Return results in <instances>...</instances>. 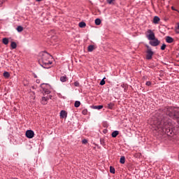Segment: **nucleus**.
<instances>
[{"label":"nucleus","instance_id":"nucleus-1","mask_svg":"<svg viewBox=\"0 0 179 179\" xmlns=\"http://www.w3.org/2000/svg\"><path fill=\"white\" fill-rule=\"evenodd\" d=\"M161 113V110H158L156 115L150 119V124L156 131L158 130L162 134H166L168 136L171 137L176 135L173 123L168 116L175 120L179 127V108L167 106L162 110V113L164 115H162Z\"/></svg>","mask_w":179,"mask_h":179},{"label":"nucleus","instance_id":"nucleus-2","mask_svg":"<svg viewBox=\"0 0 179 179\" xmlns=\"http://www.w3.org/2000/svg\"><path fill=\"white\" fill-rule=\"evenodd\" d=\"M41 58L39 60V64L44 69H50V65L52 62L50 60L51 55L48 53V52H43L41 54Z\"/></svg>","mask_w":179,"mask_h":179},{"label":"nucleus","instance_id":"nucleus-3","mask_svg":"<svg viewBox=\"0 0 179 179\" xmlns=\"http://www.w3.org/2000/svg\"><path fill=\"white\" fill-rule=\"evenodd\" d=\"M147 50H146V59H152L153 57L154 52L152 50V48H150L149 45H146Z\"/></svg>","mask_w":179,"mask_h":179},{"label":"nucleus","instance_id":"nucleus-4","mask_svg":"<svg viewBox=\"0 0 179 179\" xmlns=\"http://www.w3.org/2000/svg\"><path fill=\"white\" fill-rule=\"evenodd\" d=\"M146 38L149 41L154 40L155 38V34L152 29H148L146 31Z\"/></svg>","mask_w":179,"mask_h":179},{"label":"nucleus","instance_id":"nucleus-5","mask_svg":"<svg viewBox=\"0 0 179 179\" xmlns=\"http://www.w3.org/2000/svg\"><path fill=\"white\" fill-rule=\"evenodd\" d=\"M151 41H150L149 43L152 47H157L160 44V41L157 38H155V39H152Z\"/></svg>","mask_w":179,"mask_h":179},{"label":"nucleus","instance_id":"nucleus-6","mask_svg":"<svg viewBox=\"0 0 179 179\" xmlns=\"http://www.w3.org/2000/svg\"><path fill=\"white\" fill-rule=\"evenodd\" d=\"M35 133L32 130H28L26 131V136L29 139H32L34 137Z\"/></svg>","mask_w":179,"mask_h":179},{"label":"nucleus","instance_id":"nucleus-7","mask_svg":"<svg viewBox=\"0 0 179 179\" xmlns=\"http://www.w3.org/2000/svg\"><path fill=\"white\" fill-rule=\"evenodd\" d=\"M45 87H43V93H45V94H50L51 93V87L49 85H45Z\"/></svg>","mask_w":179,"mask_h":179},{"label":"nucleus","instance_id":"nucleus-8","mask_svg":"<svg viewBox=\"0 0 179 179\" xmlns=\"http://www.w3.org/2000/svg\"><path fill=\"white\" fill-rule=\"evenodd\" d=\"M59 116L61 118H66L67 117L66 110H62L59 113Z\"/></svg>","mask_w":179,"mask_h":179},{"label":"nucleus","instance_id":"nucleus-9","mask_svg":"<svg viewBox=\"0 0 179 179\" xmlns=\"http://www.w3.org/2000/svg\"><path fill=\"white\" fill-rule=\"evenodd\" d=\"M49 100V96H43L42 98V101L41 103L43 104V105H45L48 103V101Z\"/></svg>","mask_w":179,"mask_h":179},{"label":"nucleus","instance_id":"nucleus-10","mask_svg":"<svg viewBox=\"0 0 179 179\" xmlns=\"http://www.w3.org/2000/svg\"><path fill=\"white\" fill-rule=\"evenodd\" d=\"M166 41L169 43H171L174 41L173 38L171 36H167L166 38Z\"/></svg>","mask_w":179,"mask_h":179},{"label":"nucleus","instance_id":"nucleus-11","mask_svg":"<svg viewBox=\"0 0 179 179\" xmlns=\"http://www.w3.org/2000/svg\"><path fill=\"white\" fill-rule=\"evenodd\" d=\"M159 21H160V18L158 16H155L153 19V23L157 24L159 23Z\"/></svg>","mask_w":179,"mask_h":179},{"label":"nucleus","instance_id":"nucleus-12","mask_svg":"<svg viewBox=\"0 0 179 179\" xmlns=\"http://www.w3.org/2000/svg\"><path fill=\"white\" fill-rule=\"evenodd\" d=\"M115 106V103H109L107 104V108L109 109V110H112Z\"/></svg>","mask_w":179,"mask_h":179},{"label":"nucleus","instance_id":"nucleus-13","mask_svg":"<svg viewBox=\"0 0 179 179\" xmlns=\"http://www.w3.org/2000/svg\"><path fill=\"white\" fill-rule=\"evenodd\" d=\"M3 76L6 79H8V78H10V75L9 72L5 71V72H3Z\"/></svg>","mask_w":179,"mask_h":179},{"label":"nucleus","instance_id":"nucleus-14","mask_svg":"<svg viewBox=\"0 0 179 179\" xmlns=\"http://www.w3.org/2000/svg\"><path fill=\"white\" fill-rule=\"evenodd\" d=\"M94 45H88V47H87V51L88 52H92L94 51Z\"/></svg>","mask_w":179,"mask_h":179},{"label":"nucleus","instance_id":"nucleus-15","mask_svg":"<svg viewBox=\"0 0 179 179\" xmlns=\"http://www.w3.org/2000/svg\"><path fill=\"white\" fill-rule=\"evenodd\" d=\"M2 43L5 45H8V44L9 43V40L7 38H4L2 39Z\"/></svg>","mask_w":179,"mask_h":179},{"label":"nucleus","instance_id":"nucleus-16","mask_svg":"<svg viewBox=\"0 0 179 179\" xmlns=\"http://www.w3.org/2000/svg\"><path fill=\"white\" fill-rule=\"evenodd\" d=\"M101 20L100 18L95 19V24L96 25L99 26L101 24Z\"/></svg>","mask_w":179,"mask_h":179},{"label":"nucleus","instance_id":"nucleus-17","mask_svg":"<svg viewBox=\"0 0 179 179\" xmlns=\"http://www.w3.org/2000/svg\"><path fill=\"white\" fill-rule=\"evenodd\" d=\"M119 135V131H115L112 133V137L113 138H116Z\"/></svg>","mask_w":179,"mask_h":179},{"label":"nucleus","instance_id":"nucleus-18","mask_svg":"<svg viewBox=\"0 0 179 179\" xmlns=\"http://www.w3.org/2000/svg\"><path fill=\"white\" fill-rule=\"evenodd\" d=\"M16 30H17V32L21 33V32L23 31V27L22 26H18L16 28Z\"/></svg>","mask_w":179,"mask_h":179},{"label":"nucleus","instance_id":"nucleus-19","mask_svg":"<svg viewBox=\"0 0 179 179\" xmlns=\"http://www.w3.org/2000/svg\"><path fill=\"white\" fill-rule=\"evenodd\" d=\"M80 106V101H76L74 103L75 108H79Z\"/></svg>","mask_w":179,"mask_h":179},{"label":"nucleus","instance_id":"nucleus-20","mask_svg":"<svg viewBox=\"0 0 179 179\" xmlns=\"http://www.w3.org/2000/svg\"><path fill=\"white\" fill-rule=\"evenodd\" d=\"M10 46L12 49L15 50L17 48V43L15 42H12Z\"/></svg>","mask_w":179,"mask_h":179},{"label":"nucleus","instance_id":"nucleus-21","mask_svg":"<svg viewBox=\"0 0 179 179\" xmlns=\"http://www.w3.org/2000/svg\"><path fill=\"white\" fill-rule=\"evenodd\" d=\"M103 108V106L100 105V106H93V108L94 109H96V110H101Z\"/></svg>","mask_w":179,"mask_h":179},{"label":"nucleus","instance_id":"nucleus-22","mask_svg":"<svg viewBox=\"0 0 179 179\" xmlns=\"http://www.w3.org/2000/svg\"><path fill=\"white\" fill-rule=\"evenodd\" d=\"M175 32L177 34H179V23H177V26L175 27Z\"/></svg>","mask_w":179,"mask_h":179},{"label":"nucleus","instance_id":"nucleus-23","mask_svg":"<svg viewBox=\"0 0 179 179\" xmlns=\"http://www.w3.org/2000/svg\"><path fill=\"white\" fill-rule=\"evenodd\" d=\"M60 81L62 82V83L66 82V76L60 77Z\"/></svg>","mask_w":179,"mask_h":179},{"label":"nucleus","instance_id":"nucleus-24","mask_svg":"<svg viewBox=\"0 0 179 179\" xmlns=\"http://www.w3.org/2000/svg\"><path fill=\"white\" fill-rule=\"evenodd\" d=\"M120 162L121 164H124V162H125V157H124V156H122V157H121V158H120Z\"/></svg>","mask_w":179,"mask_h":179},{"label":"nucleus","instance_id":"nucleus-25","mask_svg":"<svg viewBox=\"0 0 179 179\" xmlns=\"http://www.w3.org/2000/svg\"><path fill=\"white\" fill-rule=\"evenodd\" d=\"M100 143H101V145H102V146H105L106 145V141H105L104 138H101L100 139Z\"/></svg>","mask_w":179,"mask_h":179},{"label":"nucleus","instance_id":"nucleus-26","mask_svg":"<svg viewBox=\"0 0 179 179\" xmlns=\"http://www.w3.org/2000/svg\"><path fill=\"white\" fill-rule=\"evenodd\" d=\"M79 27L81 28H83V27H86V24L83 22H81L79 23Z\"/></svg>","mask_w":179,"mask_h":179},{"label":"nucleus","instance_id":"nucleus-27","mask_svg":"<svg viewBox=\"0 0 179 179\" xmlns=\"http://www.w3.org/2000/svg\"><path fill=\"white\" fill-rule=\"evenodd\" d=\"M110 172L113 174H114L115 173V168L113 167V166H110Z\"/></svg>","mask_w":179,"mask_h":179},{"label":"nucleus","instance_id":"nucleus-28","mask_svg":"<svg viewBox=\"0 0 179 179\" xmlns=\"http://www.w3.org/2000/svg\"><path fill=\"white\" fill-rule=\"evenodd\" d=\"M105 79L106 78H103L102 80H101V83H100L101 85H104L106 84Z\"/></svg>","mask_w":179,"mask_h":179},{"label":"nucleus","instance_id":"nucleus-29","mask_svg":"<svg viewBox=\"0 0 179 179\" xmlns=\"http://www.w3.org/2000/svg\"><path fill=\"white\" fill-rule=\"evenodd\" d=\"M166 45L165 43L162 44V45L160 48L161 50H166Z\"/></svg>","mask_w":179,"mask_h":179},{"label":"nucleus","instance_id":"nucleus-30","mask_svg":"<svg viewBox=\"0 0 179 179\" xmlns=\"http://www.w3.org/2000/svg\"><path fill=\"white\" fill-rule=\"evenodd\" d=\"M82 113L84 115H86L87 114V109H83Z\"/></svg>","mask_w":179,"mask_h":179},{"label":"nucleus","instance_id":"nucleus-31","mask_svg":"<svg viewBox=\"0 0 179 179\" xmlns=\"http://www.w3.org/2000/svg\"><path fill=\"white\" fill-rule=\"evenodd\" d=\"M115 1V0H106V2H107L108 4L111 5V4L113 3V2Z\"/></svg>","mask_w":179,"mask_h":179},{"label":"nucleus","instance_id":"nucleus-32","mask_svg":"<svg viewBox=\"0 0 179 179\" xmlns=\"http://www.w3.org/2000/svg\"><path fill=\"white\" fill-rule=\"evenodd\" d=\"M74 86H76V87H79V86H80L79 82H78V81H75V83H74Z\"/></svg>","mask_w":179,"mask_h":179},{"label":"nucleus","instance_id":"nucleus-33","mask_svg":"<svg viewBox=\"0 0 179 179\" xmlns=\"http://www.w3.org/2000/svg\"><path fill=\"white\" fill-rule=\"evenodd\" d=\"M152 85L151 81H146L145 85L150 86Z\"/></svg>","mask_w":179,"mask_h":179},{"label":"nucleus","instance_id":"nucleus-34","mask_svg":"<svg viewBox=\"0 0 179 179\" xmlns=\"http://www.w3.org/2000/svg\"><path fill=\"white\" fill-rule=\"evenodd\" d=\"M82 143H83V144H87V139H83V141H82Z\"/></svg>","mask_w":179,"mask_h":179},{"label":"nucleus","instance_id":"nucleus-35","mask_svg":"<svg viewBox=\"0 0 179 179\" xmlns=\"http://www.w3.org/2000/svg\"><path fill=\"white\" fill-rule=\"evenodd\" d=\"M171 9H172V10H176V11H177V10L175 9V7H171Z\"/></svg>","mask_w":179,"mask_h":179},{"label":"nucleus","instance_id":"nucleus-36","mask_svg":"<svg viewBox=\"0 0 179 179\" xmlns=\"http://www.w3.org/2000/svg\"><path fill=\"white\" fill-rule=\"evenodd\" d=\"M3 0H0V3H2Z\"/></svg>","mask_w":179,"mask_h":179},{"label":"nucleus","instance_id":"nucleus-37","mask_svg":"<svg viewBox=\"0 0 179 179\" xmlns=\"http://www.w3.org/2000/svg\"><path fill=\"white\" fill-rule=\"evenodd\" d=\"M36 1L41 2V1H42V0H36Z\"/></svg>","mask_w":179,"mask_h":179},{"label":"nucleus","instance_id":"nucleus-38","mask_svg":"<svg viewBox=\"0 0 179 179\" xmlns=\"http://www.w3.org/2000/svg\"><path fill=\"white\" fill-rule=\"evenodd\" d=\"M178 56H179V54H178Z\"/></svg>","mask_w":179,"mask_h":179}]
</instances>
